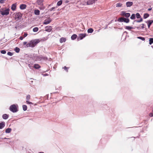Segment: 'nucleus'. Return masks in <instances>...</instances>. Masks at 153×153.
Listing matches in <instances>:
<instances>
[{"mask_svg":"<svg viewBox=\"0 0 153 153\" xmlns=\"http://www.w3.org/2000/svg\"><path fill=\"white\" fill-rule=\"evenodd\" d=\"M137 38L139 39H140L142 41H144L145 40V39L144 37H141V36H139L137 37Z\"/></svg>","mask_w":153,"mask_h":153,"instance_id":"nucleus-39","label":"nucleus"},{"mask_svg":"<svg viewBox=\"0 0 153 153\" xmlns=\"http://www.w3.org/2000/svg\"><path fill=\"white\" fill-rule=\"evenodd\" d=\"M149 44L151 45L153 43V38H150L149 39Z\"/></svg>","mask_w":153,"mask_h":153,"instance_id":"nucleus-29","label":"nucleus"},{"mask_svg":"<svg viewBox=\"0 0 153 153\" xmlns=\"http://www.w3.org/2000/svg\"><path fill=\"white\" fill-rule=\"evenodd\" d=\"M152 113H153V110H152Z\"/></svg>","mask_w":153,"mask_h":153,"instance_id":"nucleus-59","label":"nucleus"},{"mask_svg":"<svg viewBox=\"0 0 153 153\" xmlns=\"http://www.w3.org/2000/svg\"><path fill=\"white\" fill-rule=\"evenodd\" d=\"M86 36V35L85 33H80L79 35V36L77 38V40H79L82 39L84 38Z\"/></svg>","mask_w":153,"mask_h":153,"instance_id":"nucleus-7","label":"nucleus"},{"mask_svg":"<svg viewBox=\"0 0 153 153\" xmlns=\"http://www.w3.org/2000/svg\"><path fill=\"white\" fill-rule=\"evenodd\" d=\"M26 47H32V45H31L30 42V41L29 43H27L26 45Z\"/></svg>","mask_w":153,"mask_h":153,"instance_id":"nucleus-31","label":"nucleus"},{"mask_svg":"<svg viewBox=\"0 0 153 153\" xmlns=\"http://www.w3.org/2000/svg\"><path fill=\"white\" fill-rule=\"evenodd\" d=\"M51 19L50 18H49L48 19H45L44 21V22L43 23V24L44 25H47L51 22Z\"/></svg>","mask_w":153,"mask_h":153,"instance_id":"nucleus-8","label":"nucleus"},{"mask_svg":"<svg viewBox=\"0 0 153 153\" xmlns=\"http://www.w3.org/2000/svg\"><path fill=\"white\" fill-rule=\"evenodd\" d=\"M77 37V35L76 34H73L71 36V38L72 40H74Z\"/></svg>","mask_w":153,"mask_h":153,"instance_id":"nucleus-21","label":"nucleus"},{"mask_svg":"<svg viewBox=\"0 0 153 153\" xmlns=\"http://www.w3.org/2000/svg\"><path fill=\"white\" fill-rule=\"evenodd\" d=\"M55 7H53L51 8L50 10H49L50 11H52L53 10H54L55 9Z\"/></svg>","mask_w":153,"mask_h":153,"instance_id":"nucleus-46","label":"nucleus"},{"mask_svg":"<svg viewBox=\"0 0 153 153\" xmlns=\"http://www.w3.org/2000/svg\"><path fill=\"white\" fill-rule=\"evenodd\" d=\"M2 117L3 119L6 120L8 118L9 115H7L6 114H4L3 115Z\"/></svg>","mask_w":153,"mask_h":153,"instance_id":"nucleus-17","label":"nucleus"},{"mask_svg":"<svg viewBox=\"0 0 153 153\" xmlns=\"http://www.w3.org/2000/svg\"><path fill=\"white\" fill-rule=\"evenodd\" d=\"M133 2L131 1H128L126 3V5L127 7H130L133 4Z\"/></svg>","mask_w":153,"mask_h":153,"instance_id":"nucleus-12","label":"nucleus"},{"mask_svg":"<svg viewBox=\"0 0 153 153\" xmlns=\"http://www.w3.org/2000/svg\"><path fill=\"white\" fill-rule=\"evenodd\" d=\"M38 30L39 28L38 27H35L33 29V31L34 32H36Z\"/></svg>","mask_w":153,"mask_h":153,"instance_id":"nucleus-37","label":"nucleus"},{"mask_svg":"<svg viewBox=\"0 0 153 153\" xmlns=\"http://www.w3.org/2000/svg\"><path fill=\"white\" fill-rule=\"evenodd\" d=\"M7 54L10 56H12L13 54V53L10 52H8L7 53Z\"/></svg>","mask_w":153,"mask_h":153,"instance_id":"nucleus-41","label":"nucleus"},{"mask_svg":"<svg viewBox=\"0 0 153 153\" xmlns=\"http://www.w3.org/2000/svg\"><path fill=\"white\" fill-rule=\"evenodd\" d=\"M68 1H66V2H68Z\"/></svg>","mask_w":153,"mask_h":153,"instance_id":"nucleus-57","label":"nucleus"},{"mask_svg":"<svg viewBox=\"0 0 153 153\" xmlns=\"http://www.w3.org/2000/svg\"><path fill=\"white\" fill-rule=\"evenodd\" d=\"M152 8H149L148 9V10L149 11H150L152 10Z\"/></svg>","mask_w":153,"mask_h":153,"instance_id":"nucleus-51","label":"nucleus"},{"mask_svg":"<svg viewBox=\"0 0 153 153\" xmlns=\"http://www.w3.org/2000/svg\"><path fill=\"white\" fill-rule=\"evenodd\" d=\"M149 16V14L147 13H144L143 15V18L146 19Z\"/></svg>","mask_w":153,"mask_h":153,"instance_id":"nucleus-24","label":"nucleus"},{"mask_svg":"<svg viewBox=\"0 0 153 153\" xmlns=\"http://www.w3.org/2000/svg\"><path fill=\"white\" fill-rule=\"evenodd\" d=\"M16 5L15 4H14L12 5L11 7V9L12 10L14 11L16 10Z\"/></svg>","mask_w":153,"mask_h":153,"instance_id":"nucleus-20","label":"nucleus"},{"mask_svg":"<svg viewBox=\"0 0 153 153\" xmlns=\"http://www.w3.org/2000/svg\"><path fill=\"white\" fill-rule=\"evenodd\" d=\"M146 22H147L148 24H149V25H151L153 23V20H148Z\"/></svg>","mask_w":153,"mask_h":153,"instance_id":"nucleus-35","label":"nucleus"},{"mask_svg":"<svg viewBox=\"0 0 153 153\" xmlns=\"http://www.w3.org/2000/svg\"><path fill=\"white\" fill-rule=\"evenodd\" d=\"M26 5L25 4H21L20 6V8L21 10H24L25 9H26Z\"/></svg>","mask_w":153,"mask_h":153,"instance_id":"nucleus-14","label":"nucleus"},{"mask_svg":"<svg viewBox=\"0 0 153 153\" xmlns=\"http://www.w3.org/2000/svg\"><path fill=\"white\" fill-rule=\"evenodd\" d=\"M3 9H0L1 14L3 16L7 15L9 14L10 9L9 8H7L6 10L3 11Z\"/></svg>","mask_w":153,"mask_h":153,"instance_id":"nucleus-2","label":"nucleus"},{"mask_svg":"<svg viewBox=\"0 0 153 153\" xmlns=\"http://www.w3.org/2000/svg\"><path fill=\"white\" fill-rule=\"evenodd\" d=\"M38 153H44L42 152H39Z\"/></svg>","mask_w":153,"mask_h":153,"instance_id":"nucleus-54","label":"nucleus"},{"mask_svg":"<svg viewBox=\"0 0 153 153\" xmlns=\"http://www.w3.org/2000/svg\"><path fill=\"white\" fill-rule=\"evenodd\" d=\"M1 7V6H0V8Z\"/></svg>","mask_w":153,"mask_h":153,"instance_id":"nucleus-60","label":"nucleus"},{"mask_svg":"<svg viewBox=\"0 0 153 153\" xmlns=\"http://www.w3.org/2000/svg\"><path fill=\"white\" fill-rule=\"evenodd\" d=\"M121 15L122 16H124L126 18H128L130 16V14L129 13H126L124 11H122Z\"/></svg>","mask_w":153,"mask_h":153,"instance_id":"nucleus-6","label":"nucleus"},{"mask_svg":"<svg viewBox=\"0 0 153 153\" xmlns=\"http://www.w3.org/2000/svg\"><path fill=\"white\" fill-rule=\"evenodd\" d=\"M64 68L65 70L66 71V72H68V69H69V68L67 67L66 66H65L64 67L62 68Z\"/></svg>","mask_w":153,"mask_h":153,"instance_id":"nucleus-40","label":"nucleus"},{"mask_svg":"<svg viewBox=\"0 0 153 153\" xmlns=\"http://www.w3.org/2000/svg\"><path fill=\"white\" fill-rule=\"evenodd\" d=\"M27 33H25L24 34L23 36H24V37H26V36H27Z\"/></svg>","mask_w":153,"mask_h":153,"instance_id":"nucleus-48","label":"nucleus"},{"mask_svg":"<svg viewBox=\"0 0 153 153\" xmlns=\"http://www.w3.org/2000/svg\"><path fill=\"white\" fill-rule=\"evenodd\" d=\"M34 13L35 15H39L40 13V11L38 10H34Z\"/></svg>","mask_w":153,"mask_h":153,"instance_id":"nucleus-23","label":"nucleus"},{"mask_svg":"<svg viewBox=\"0 0 153 153\" xmlns=\"http://www.w3.org/2000/svg\"><path fill=\"white\" fill-rule=\"evenodd\" d=\"M45 30L48 32H50L52 30V27L51 26H47L45 27Z\"/></svg>","mask_w":153,"mask_h":153,"instance_id":"nucleus-9","label":"nucleus"},{"mask_svg":"<svg viewBox=\"0 0 153 153\" xmlns=\"http://www.w3.org/2000/svg\"><path fill=\"white\" fill-rule=\"evenodd\" d=\"M30 95L29 94L27 95L26 97V101L29 100L30 99Z\"/></svg>","mask_w":153,"mask_h":153,"instance_id":"nucleus-38","label":"nucleus"},{"mask_svg":"<svg viewBox=\"0 0 153 153\" xmlns=\"http://www.w3.org/2000/svg\"><path fill=\"white\" fill-rule=\"evenodd\" d=\"M94 31L93 29L92 28H90L88 30V33H92Z\"/></svg>","mask_w":153,"mask_h":153,"instance_id":"nucleus-27","label":"nucleus"},{"mask_svg":"<svg viewBox=\"0 0 153 153\" xmlns=\"http://www.w3.org/2000/svg\"><path fill=\"white\" fill-rule=\"evenodd\" d=\"M122 4L120 3H118L116 4V7H121L122 6Z\"/></svg>","mask_w":153,"mask_h":153,"instance_id":"nucleus-36","label":"nucleus"},{"mask_svg":"<svg viewBox=\"0 0 153 153\" xmlns=\"http://www.w3.org/2000/svg\"><path fill=\"white\" fill-rule=\"evenodd\" d=\"M97 0H89L87 2L88 5L91 4L95 2Z\"/></svg>","mask_w":153,"mask_h":153,"instance_id":"nucleus-10","label":"nucleus"},{"mask_svg":"<svg viewBox=\"0 0 153 153\" xmlns=\"http://www.w3.org/2000/svg\"><path fill=\"white\" fill-rule=\"evenodd\" d=\"M14 51L16 53H18L19 52L20 49L19 48L16 47L14 49Z\"/></svg>","mask_w":153,"mask_h":153,"instance_id":"nucleus-30","label":"nucleus"},{"mask_svg":"<svg viewBox=\"0 0 153 153\" xmlns=\"http://www.w3.org/2000/svg\"><path fill=\"white\" fill-rule=\"evenodd\" d=\"M41 67L38 64H34L33 68L36 69H38Z\"/></svg>","mask_w":153,"mask_h":153,"instance_id":"nucleus-19","label":"nucleus"},{"mask_svg":"<svg viewBox=\"0 0 153 153\" xmlns=\"http://www.w3.org/2000/svg\"><path fill=\"white\" fill-rule=\"evenodd\" d=\"M149 116L150 117H152L153 116V113H151L149 114Z\"/></svg>","mask_w":153,"mask_h":153,"instance_id":"nucleus-47","label":"nucleus"},{"mask_svg":"<svg viewBox=\"0 0 153 153\" xmlns=\"http://www.w3.org/2000/svg\"><path fill=\"white\" fill-rule=\"evenodd\" d=\"M7 139V138H6V137H4V139Z\"/></svg>","mask_w":153,"mask_h":153,"instance_id":"nucleus-55","label":"nucleus"},{"mask_svg":"<svg viewBox=\"0 0 153 153\" xmlns=\"http://www.w3.org/2000/svg\"><path fill=\"white\" fill-rule=\"evenodd\" d=\"M24 38V37L22 36H21L20 37H19V39L20 40H23V39Z\"/></svg>","mask_w":153,"mask_h":153,"instance_id":"nucleus-49","label":"nucleus"},{"mask_svg":"<svg viewBox=\"0 0 153 153\" xmlns=\"http://www.w3.org/2000/svg\"><path fill=\"white\" fill-rule=\"evenodd\" d=\"M28 65L30 69H32L33 68V66L32 65L30 64H29Z\"/></svg>","mask_w":153,"mask_h":153,"instance_id":"nucleus-43","label":"nucleus"},{"mask_svg":"<svg viewBox=\"0 0 153 153\" xmlns=\"http://www.w3.org/2000/svg\"><path fill=\"white\" fill-rule=\"evenodd\" d=\"M117 21L121 22H124L126 23H128L129 22L130 20L128 18L121 17L119 18Z\"/></svg>","mask_w":153,"mask_h":153,"instance_id":"nucleus-1","label":"nucleus"},{"mask_svg":"<svg viewBox=\"0 0 153 153\" xmlns=\"http://www.w3.org/2000/svg\"><path fill=\"white\" fill-rule=\"evenodd\" d=\"M133 137L134 138V139H135V137Z\"/></svg>","mask_w":153,"mask_h":153,"instance_id":"nucleus-58","label":"nucleus"},{"mask_svg":"<svg viewBox=\"0 0 153 153\" xmlns=\"http://www.w3.org/2000/svg\"><path fill=\"white\" fill-rule=\"evenodd\" d=\"M151 25H149V24H148V26L149 28L150 27Z\"/></svg>","mask_w":153,"mask_h":153,"instance_id":"nucleus-52","label":"nucleus"},{"mask_svg":"<svg viewBox=\"0 0 153 153\" xmlns=\"http://www.w3.org/2000/svg\"><path fill=\"white\" fill-rule=\"evenodd\" d=\"M135 22H134V20L133 21V24H134V23Z\"/></svg>","mask_w":153,"mask_h":153,"instance_id":"nucleus-53","label":"nucleus"},{"mask_svg":"<svg viewBox=\"0 0 153 153\" xmlns=\"http://www.w3.org/2000/svg\"><path fill=\"white\" fill-rule=\"evenodd\" d=\"M10 110L13 113L16 112L18 111L16 106L15 105H11L10 107Z\"/></svg>","mask_w":153,"mask_h":153,"instance_id":"nucleus-4","label":"nucleus"},{"mask_svg":"<svg viewBox=\"0 0 153 153\" xmlns=\"http://www.w3.org/2000/svg\"><path fill=\"white\" fill-rule=\"evenodd\" d=\"M22 108L23 110L24 111H25L27 110V105H23L22 106Z\"/></svg>","mask_w":153,"mask_h":153,"instance_id":"nucleus-33","label":"nucleus"},{"mask_svg":"<svg viewBox=\"0 0 153 153\" xmlns=\"http://www.w3.org/2000/svg\"><path fill=\"white\" fill-rule=\"evenodd\" d=\"M40 6L39 7V8L41 10H44L45 8V6L43 5V4L42 5H40Z\"/></svg>","mask_w":153,"mask_h":153,"instance_id":"nucleus-26","label":"nucleus"},{"mask_svg":"<svg viewBox=\"0 0 153 153\" xmlns=\"http://www.w3.org/2000/svg\"><path fill=\"white\" fill-rule=\"evenodd\" d=\"M136 16L135 14H133L131 15L130 18L132 20L134 19H135Z\"/></svg>","mask_w":153,"mask_h":153,"instance_id":"nucleus-25","label":"nucleus"},{"mask_svg":"<svg viewBox=\"0 0 153 153\" xmlns=\"http://www.w3.org/2000/svg\"><path fill=\"white\" fill-rule=\"evenodd\" d=\"M66 41V38L64 37L61 38L59 40V42L61 43H62L63 42H65Z\"/></svg>","mask_w":153,"mask_h":153,"instance_id":"nucleus-18","label":"nucleus"},{"mask_svg":"<svg viewBox=\"0 0 153 153\" xmlns=\"http://www.w3.org/2000/svg\"><path fill=\"white\" fill-rule=\"evenodd\" d=\"M135 16H136V17L137 19L140 18L141 17L140 14L138 13H136L135 14Z\"/></svg>","mask_w":153,"mask_h":153,"instance_id":"nucleus-34","label":"nucleus"},{"mask_svg":"<svg viewBox=\"0 0 153 153\" xmlns=\"http://www.w3.org/2000/svg\"><path fill=\"white\" fill-rule=\"evenodd\" d=\"M1 53L3 54L6 53V51L5 50H2L1 51Z\"/></svg>","mask_w":153,"mask_h":153,"instance_id":"nucleus-42","label":"nucleus"},{"mask_svg":"<svg viewBox=\"0 0 153 153\" xmlns=\"http://www.w3.org/2000/svg\"><path fill=\"white\" fill-rule=\"evenodd\" d=\"M6 0H0V3L3 4L4 3Z\"/></svg>","mask_w":153,"mask_h":153,"instance_id":"nucleus-45","label":"nucleus"},{"mask_svg":"<svg viewBox=\"0 0 153 153\" xmlns=\"http://www.w3.org/2000/svg\"><path fill=\"white\" fill-rule=\"evenodd\" d=\"M27 44V42H23V45H26Z\"/></svg>","mask_w":153,"mask_h":153,"instance_id":"nucleus-50","label":"nucleus"},{"mask_svg":"<svg viewBox=\"0 0 153 153\" xmlns=\"http://www.w3.org/2000/svg\"><path fill=\"white\" fill-rule=\"evenodd\" d=\"M145 25L144 24H142L141 25H140V26L137 27H135L137 29H140V26H141V28L142 29H143L145 28Z\"/></svg>","mask_w":153,"mask_h":153,"instance_id":"nucleus-13","label":"nucleus"},{"mask_svg":"<svg viewBox=\"0 0 153 153\" xmlns=\"http://www.w3.org/2000/svg\"><path fill=\"white\" fill-rule=\"evenodd\" d=\"M135 27H132L130 26H126L125 27V28L126 29H127V30H130L131 29H133L135 28Z\"/></svg>","mask_w":153,"mask_h":153,"instance_id":"nucleus-15","label":"nucleus"},{"mask_svg":"<svg viewBox=\"0 0 153 153\" xmlns=\"http://www.w3.org/2000/svg\"><path fill=\"white\" fill-rule=\"evenodd\" d=\"M151 47H152V48H153V46H151Z\"/></svg>","mask_w":153,"mask_h":153,"instance_id":"nucleus-56","label":"nucleus"},{"mask_svg":"<svg viewBox=\"0 0 153 153\" xmlns=\"http://www.w3.org/2000/svg\"><path fill=\"white\" fill-rule=\"evenodd\" d=\"M31 45H32V47H35L39 42V39H36L34 40L30 41Z\"/></svg>","mask_w":153,"mask_h":153,"instance_id":"nucleus-5","label":"nucleus"},{"mask_svg":"<svg viewBox=\"0 0 153 153\" xmlns=\"http://www.w3.org/2000/svg\"><path fill=\"white\" fill-rule=\"evenodd\" d=\"M62 0H60L57 2V5L58 6H60L62 4Z\"/></svg>","mask_w":153,"mask_h":153,"instance_id":"nucleus-28","label":"nucleus"},{"mask_svg":"<svg viewBox=\"0 0 153 153\" xmlns=\"http://www.w3.org/2000/svg\"><path fill=\"white\" fill-rule=\"evenodd\" d=\"M22 14L20 13H17L15 15V19L16 21H18L22 19Z\"/></svg>","mask_w":153,"mask_h":153,"instance_id":"nucleus-3","label":"nucleus"},{"mask_svg":"<svg viewBox=\"0 0 153 153\" xmlns=\"http://www.w3.org/2000/svg\"><path fill=\"white\" fill-rule=\"evenodd\" d=\"M5 125V123L4 122L0 123V129H2L3 128Z\"/></svg>","mask_w":153,"mask_h":153,"instance_id":"nucleus-16","label":"nucleus"},{"mask_svg":"<svg viewBox=\"0 0 153 153\" xmlns=\"http://www.w3.org/2000/svg\"><path fill=\"white\" fill-rule=\"evenodd\" d=\"M143 21V19L142 18H140V20H135L134 22H142Z\"/></svg>","mask_w":153,"mask_h":153,"instance_id":"nucleus-32","label":"nucleus"},{"mask_svg":"<svg viewBox=\"0 0 153 153\" xmlns=\"http://www.w3.org/2000/svg\"><path fill=\"white\" fill-rule=\"evenodd\" d=\"M28 101L29 100L26 101V102L27 103V104H33V103L32 102H29Z\"/></svg>","mask_w":153,"mask_h":153,"instance_id":"nucleus-44","label":"nucleus"},{"mask_svg":"<svg viewBox=\"0 0 153 153\" xmlns=\"http://www.w3.org/2000/svg\"><path fill=\"white\" fill-rule=\"evenodd\" d=\"M11 128H7L5 130V132L7 133H9L11 132Z\"/></svg>","mask_w":153,"mask_h":153,"instance_id":"nucleus-22","label":"nucleus"},{"mask_svg":"<svg viewBox=\"0 0 153 153\" xmlns=\"http://www.w3.org/2000/svg\"><path fill=\"white\" fill-rule=\"evenodd\" d=\"M44 0H37L36 2L37 4L39 5H42L43 4Z\"/></svg>","mask_w":153,"mask_h":153,"instance_id":"nucleus-11","label":"nucleus"}]
</instances>
